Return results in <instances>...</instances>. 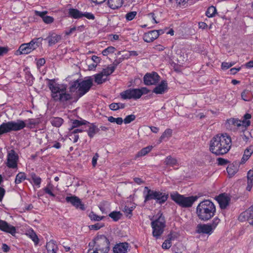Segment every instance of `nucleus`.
<instances>
[{"label":"nucleus","instance_id":"774afa93","mask_svg":"<svg viewBox=\"0 0 253 253\" xmlns=\"http://www.w3.org/2000/svg\"><path fill=\"white\" fill-rule=\"evenodd\" d=\"M45 63V60L44 58H40L37 61L38 66H42Z\"/></svg>","mask_w":253,"mask_h":253},{"label":"nucleus","instance_id":"5fc2aeb1","mask_svg":"<svg viewBox=\"0 0 253 253\" xmlns=\"http://www.w3.org/2000/svg\"><path fill=\"white\" fill-rule=\"evenodd\" d=\"M83 17H85L87 19L89 20H94L95 19V16H94V15L90 12L83 13Z\"/></svg>","mask_w":253,"mask_h":253},{"label":"nucleus","instance_id":"6ab92c4d","mask_svg":"<svg viewBox=\"0 0 253 253\" xmlns=\"http://www.w3.org/2000/svg\"><path fill=\"white\" fill-rule=\"evenodd\" d=\"M213 228L210 224H200L197 226L196 231L198 233L211 235L213 232Z\"/></svg>","mask_w":253,"mask_h":253},{"label":"nucleus","instance_id":"6e6552de","mask_svg":"<svg viewBox=\"0 0 253 253\" xmlns=\"http://www.w3.org/2000/svg\"><path fill=\"white\" fill-rule=\"evenodd\" d=\"M151 226L153 229V236L156 239L159 238L164 231L165 227V220L162 213H160L159 217L151 222Z\"/></svg>","mask_w":253,"mask_h":253},{"label":"nucleus","instance_id":"bb28decb","mask_svg":"<svg viewBox=\"0 0 253 253\" xmlns=\"http://www.w3.org/2000/svg\"><path fill=\"white\" fill-rule=\"evenodd\" d=\"M47 253H57L58 247L56 244L55 241L51 240L47 242L45 246Z\"/></svg>","mask_w":253,"mask_h":253},{"label":"nucleus","instance_id":"bf43d9fd","mask_svg":"<svg viewBox=\"0 0 253 253\" xmlns=\"http://www.w3.org/2000/svg\"><path fill=\"white\" fill-rule=\"evenodd\" d=\"M232 67V65L229 64V63L223 62L221 64V69L223 70H226Z\"/></svg>","mask_w":253,"mask_h":253},{"label":"nucleus","instance_id":"c9c22d12","mask_svg":"<svg viewBox=\"0 0 253 253\" xmlns=\"http://www.w3.org/2000/svg\"><path fill=\"white\" fill-rule=\"evenodd\" d=\"M26 175L24 172H19L18 173L16 176L15 179V183L16 184H19L21 183L23 180L26 179Z\"/></svg>","mask_w":253,"mask_h":253},{"label":"nucleus","instance_id":"f704fd0d","mask_svg":"<svg viewBox=\"0 0 253 253\" xmlns=\"http://www.w3.org/2000/svg\"><path fill=\"white\" fill-rule=\"evenodd\" d=\"M50 122L53 126L58 127L63 124V120L59 117H56L52 119Z\"/></svg>","mask_w":253,"mask_h":253},{"label":"nucleus","instance_id":"a211bd4d","mask_svg":"<svg viewBox=\"0 0 253 253\" xmlns=\"http://www.w3.org/2000/svg\"><path fill=\"white\" fill-rule=\"evenodd\" d=\"M219 207L221 209H225L229 205L230 201V198L224 194H221L216 198Z\"/></svg>","mask_w":253,"mask_h":253},{"label":"nucleus","instance_id":"c756f323","mask_svg":"<svg viewBox=\"0 0 253 253\" xmlns=\"http://www.w3.org/2000/svg\"><path fill=\"white\" fill-rule=\"evenodd\" d=\"M253 153V146H250L248 147L244 152V154L242 159V162H245L247 161L249 158L251 157V155Z\"/></svg>","mask_w":253,"mask_h":253},{"label":"nucleus","instance_id":"7ed1b4c3","mask_svg":"<svg viewBox=\"0 0 253 253\" xmlns=\"http://www.w3.org/2000/svg\"><path fill=\"white\" fill-rule=\"evenodd\" d=\"M216 212V208L211 201L205 200L200 202L196 208V214L203 221H207L212 218Z\"/></svg>","mask_w":253,"mask_h":253},{"label":"nucleus","instance_id":"de8ad7c7","mask_svg":"<svg viewBox=\"0 0 253 253\" xmlns=\"http://www.w3.org/2000/svg\"><path fill=\"white\" fill-rule=\"evenodd\" d=\"M136 118V117L134 115L131 114L127 116L125 119L124 120V122L125 124H127L131 123Z\"/></svg>","mask_w":253,"mask_h":253},{"label":"nucleus","instance_id":"8fccbe9b","mask_svg":"<svg viewBox=\"0 0 253 253\" xmlns=\"http://www.w3.org/2000/svg\"><path fill=\"white\" fill-rule=\"evenodd\" d=\"M51 188L52 186L50 185V184H49L46 187L44 188V191L45 193L49 194L51 196L55 197V195L51 191Z\"/></svg>","mask_w":253,"mask_h":253},{"label":"nucleus","instance_id":"4be33fe9","mask_svg":"<svg viewBox=\"0 0 253 253\" xmlns=\"http://www.w3.org/2000/svg\"><path fill=\"white\" fill-rule=\"evenodd\" d=\"M35 15L41 17L43 21L47 24H49L53 22V17L49 16H46V14L47 13V11H39L36 10L35 11Z\"/></svg>","mask_w":253,"mask_h":253},{"label":"nucleus","instance_id":"e2e57ef3","mask_svg":"<svg viewBox=\"0 0 253 253\" xmlns=\"http://www.w3.org/2000/svg\"><path fill=\"white\" fill-rule=\"evenodd\" d=\"M109 108L113 111L118 110V103H112L109 105Z\"/></svg>","mask_w":253,"mask_h":253},{"label":"nucleus","instance_id":"ea45409f","mask_svg":"<svg viewBox=\"0 0 253 253\" xmlns=\"http://www.w3.org/2000/svg\"><path fill=\"white\" fill-rule=\"evenodd\" d=\"M216 12V9L213 6L209 7L206 11V15L209 17H212L215 15Z\"/></svg>","mask_w":253,"mask_h":253},{"label":"nucleus","instance_id":"b1692460","mask_svg":"<svg viewBox=\"0 0 253 253\" xmlns=\"http://www.w3.org/2000/svg\"><path fill=\"white\" fill-rule=\"evenodd\" d=\"M128 248V244L127 243H121L116 245L114 249V253H126Z\"/></svg>","mask_w":253,"mask_h":253},{"label":"nucleus","instance_id":"864d4df0","mask_svg":"<svg viewBox=\"0 0 253 253\" xmlns=\"http://www.w3.org/2000/svg\"><path fill=\"white\" fill-rule=\"evenodd\" d=\"M103 226V224H101L100 223H97L94 225H91L89 226V228L90 230H97L100 229Z\"/></svg>","mask_w":253,"mask_h":253},{"label":"nucleus","instance_id":"a19ab883","mask_svg":"<svg viewBox=\"0 0 253 253\" xmlns=\"http://www.w3.org/2000/svg\"><path fill=\"white\" fill-rule=\"evenodd\" d=\"M226 170L230 176H233L237 171L236 168L232 165L228 166Z\"/></svg>","mask_w":253,"mask_h":253},{"label":"nucleus","instance_id":"423d86ee","mask_svg":"<svg viewBox=\"0 0 253 253\" xmlns=\"http://www.w3.org/2000/svg\"><path fill=\"white\" fill-rule=\"evenodd\" d=\"M144 192L146 191L147 193L144 197V203L152 200H156V203L159 204L164 203L168 198V195L159 191H156L149 189L148 187H145Z\"/></svg>","mask_w":253,"mask_h":253},{"label":"nucleus","instance_id":"f8f14e48","mask_svg":"<svg viewBox=\"0 0 253 253\" xmlns=\"http://www.w3.org/2000/svg\"><path fill=\"white\" fill-rule=\"evenodd\" d=\"M121 98L123 99H137L142 96L139 88L128 89L120 93Z\"/></svg>","mask_w":253,"mask_h":253},{"label":"nucleus","instance_id":"052dcab7","mask_svg":"<svg viewBox=\"0 0 253 253\" xmlns=\"http://www.w3.org/2000/svg\"><path fill=\"white\" fill-rule=\"evenodd\" d=\"M219 221L220 219L217 217H215L213 219L212 224H211L213 228V230L216 227L217 225L219 223Z\"/></svg>","mask_w":253,"mask_h":253},{"label":"nucleus","instance_id":"5701e85b","mask_svg":"<svg viewBox=\"0 0 253 253\" xmlns=\"http://www.w3.org/2000/svg\"><path fill=\"white\" fill-rule=\"evenodd\" d=\"M168 84L167 81H162L160 84L157 85L153 90V92L156 94H163L168 89Z\"/></svg>","mask_w":253,"mask_h":253},{"label":"nucleus","instance_id":"4d7b16f0","mask_svg":"<svg viewBox=\"0 0 253 253\" xmlns=\"http://www.w3.org/2000/svg\"><path fill=\"white\" fill-rule=\"evenodd\" d=\"M79 137V135L77 134L71 133L70 135V139L72 140L74 143H76L78 141Z\"/></svg>","mask_w":253,"mask_h":253},{"label":"nucleus","instance_id":"72a5a7b5","mask_svg":"<svg viewBox=\"0 0 253 253\" xmlns=\"http://www.w3.org/2000/svg\"><path fill=\"white\" fill-rule=\"evenodd\" d=\"M30 176L34 184L38 187H40L42 181L41 178L33 172L31 173Z\"/></svg>","mask_w":253,"mask_h":253},{"label":"nucleus","instance_id":"c03bdc74","mask_svg":"<svg viewBox=\"0 0 253 253\" xmlns=\"http://www.w3.org/2000/svg\"><path fill=\"white\" fill-rule=\"evenodd\" d=\"M89 217L91 220L94 221H100L104 217L103 216H98L92 211L89 213Z\"/></svg>","mask_w":253,"mask_h":253},{"label":"nucleus","instance_id":"2f4dec72","mask_svg":"<svg viewBox=\"0 0 253 253\" xmlns=\"http://www.w3.org/2000/svg\"><path fill=\"white\" fill-rule=\"evenodd\" d=\"M99 131V128H98L94 124H91V125L89 126V128L87 130V133L88 136L90 138H92Z\"/></svg>","mask_w":253,"mask_h":253},{"label":"nucleus","instance_id":"f03ea898","mask_svg":"<svg viewBox=\"0 0 253 253\" xmlns=\"http://www.w3.org/2000/svg\"><path fill=\"white\" fill-rule=\"evenodd\" d=\"M48 86L51 92V97L55 101L67 102L73 98L72 95L67 92L66 87L57 84L54 80L47 79Z\"/></svg>","mask_w":253,"mask_h":253},{"label":"nucleus","instance_id":"0eeeda50","mask_svg":"<svg viewBox=\"0 0 253 253\" xmlns=\"http://www.w3.org/2000/svg\"><path fill=\"white\" fill-rule=\"evenodd\" d=\"M171 199L179 206L183 208L191 207L198 197L197 196L184 197L178 193L170 194Z\"/></svg>","mask_w":253,"mask_h":253},{"label":"nucleus","instance_id":"393cba45","mask_svg":"<svg viewBox=\"0 0 253 253\" xmlns=\"http://www.w3.org/2000/svg\"><path fill=\"white\" fill-rule=\"evenodd\" d=\"M61 40V36L55 33L50 34L45 39L48 41L49 46H52L59 42Z\"/></svg>","mask_w":253,"mask_h":253},{"label":"nucleus","instance_id":"ddd939ff","mask_svg":"<svg viewBox=\"0 0 253 253\" xmlns=\"http://www.w3.org/2000/svg\"><path fill=\"white\" fill-rule=\"evenodd\" d=\"M18 160V156L15 151L13 149L10 150L8 152L6 166L9 168H17Z\"/></svg>","mask_w":253,"mask_h":253},{"label":"nucleus","instance_id":"a18cd8bd","mask_svg":"<svg viewBox=\"0 0 253 253\" xmlns=\"http://www.w3.org/2000/svg\"><path fill=\"white\" fill-rule=\"evenodd\" d=\"M116 49L113 46H109L107 48L104 49L102 53L104 56H107L110 53H113L115 52Z\"/></svg>","mask_w":253,"mask_h":253},{"label":"nucleus","instance_id":"3c124183","mask_svg":"<svg viewBox=\"0 0 253 253\" xmlns=\"http://www.w3.org/2000/svg\"><path fill=\"white\" fill-rule=\"evenodd\" d=\"M39 124L38 119H30L27 121L28 126L31 127L32 126H35Z\"/></svg>","mask_w":253,"mask_h":253},{"label":"nucleus","instance_id":"f257e3e1","mask_svg":"<svg viewBox=\"0 0 253 253\" xmlns=\"http://www.w3.org/2000/svg\"><path fill=\"white\" fill-rule=\"evenodd\" d=\"M231 146V137L226 133L217 134L210 141V150L216 155L227 153Z\"/></svg>","mask_w":253,"mask_h":253},{"label":"nucleus","instance_id":"4468645a","mask_svg":"<svg viewBox=\"0 0 253 253\" xmlns=\"http://www.w3.org/2000/svg\"><path fill=\"white\" fill-rule=\"evenodd\" d=\"M238 219L241 222L248 221L250 225L253 226V205L242 212L239 216Z\"/></svg>","mask_w":253,"mask_h":253},{"label":"nucleus","instance_id":"49530a36","mask_svg":"<svg viewBox=\"0 0 253 253\" xmlns=\"http://www.w3.org/2000/svg\"><path fill=\"white\" fill-rule=\"evenodd\" d=\"M136 11H131L126 14L125 17L127 21H131L133 20L136 16Z\"/></svg>","mask_w":253,"mask_h":253},{"label":"nucleus","instance_id":"e433bc0d","mask_svg":"<svg viewBox=\"0 0 253 253\" xmlns=\"http://www.w3.org/2000/svg\"><path fill=\"white\" fill-rule=\"evenodd\" d=\"M87 124H89L88 122H87L85 120H82L79 121L77 120H74L73 122V126H72L71 129H73L75 127H77L78 126H80L83 125H86Z\"/></svg>","mask_w":253,"mask_h":253},{"label":"nucleus","instance_id":"6e6d98bb","mask_svg":"<svg viewBox=\"0 0 253 253\" xmlns=\"http://www.w3.org/2000/svg\"><path fill=\"white\" fill-rule=\"evenodd\" d=\"M250 92L249 91H246V90L243 91L241 94L242 98L245 101H249L250 98L247 96V95Z\"/></svg>","mask_w":253,"mask_h":253},{"label":"nucleus","instance_id":"20e7f679","mask_svg":"<svg viewBox=\"0 0 253 253\" xmlns=\"http://www.w3.org/2000/svg\"><path fill=\"white\" fill-rule=\"evenodd\" d=\"M92 85V80L90 77L80 82L79 80H76L70 86L69 92L72 93L76 91V96L75 98V100L77 101L79 98L87 93Z\"/></svg>","mask_w":253,"mask_h":253},{"label":"nucleus","instance_id":"9b49d317","mask_svg":"<svg viewBox=\"0 0 253 253\" xmlns=\"http://www.w3.org/2000/svg\"><path fill=\"white\" fill-rule=\"evenodd\" d=\"M40 38H35L30 42L22 44L16 51L17 55L27 54L40 46Z\"/></svg>","mask_w":253,"mask_h":253},{"label":"nucleus","instance_id":"dca6fc26","mask_svg":"<svg viewBox=\"0 0 253 253\" xmlns=\"http://www.w3.org/2000/svg\"><path fill=\"white\" fill-rule=\"evenodd\" d=\"M106 0H92V2L97 4H101ZM108 6L113 9L121 7L124 3L123 0H107Z\"/></svg>","mask_w":253,"mask_h":253},{"label":"nucleus","instance_id":"680f3d73","mask_svg":"<svg viewBox=\"0 0 253 253\" xmlns=\"http://www.w3.org/2000/svg\"><path fill=\"white\" fill-rule=\"evenodd\" d=\"M122 62V59L120 58L118 60H115L113 62V64L110 66L111 68H114V70L115 71L116 67L118 66L119 64H120Z\"/></svg>","mask_w":253,"mask_h":253},{"label":"nucleus","instance_id":"13d9d810","mask_svg":"<svg viewBox=\"0 0 253 253\" xmlns=\"http://www.w3.org/2000/svg\"><path fill=\"white\" fill-rule=\"evenodd\" d=\"M8 51V48L7 47L0 46V56L6 54Z\"/></svg>","mask_w":253,"mask_h":253},{"label":"nucleus","instance_id":"aec40b11","mask_svg":"<svg viewBox=\"0 0 253 253\" xmlns=\"http://www.w3.org/2000/svg\"><path fill=\"white\" fill-rule=\"evenodd\" d=\"M65 199L67 202L71 203L77 208H79L82 210L85 209L84 204L78 197L76 196L66 197Z\"/></svg>","mask_w":253,"mask_h":253},{"label":"nucleus","instance_id":"7c9ffc66","mask_svg":"<svg viewBox=\"0 0 253 253\" xmlns=\"http://www.w3.org/2000/svg\"><path fill=\"white\" fill-rule=\"evenodd\" d=\"M93 77L94 78V82L97 84H101L107 80L106 78H103L104 76L100 72L94 75Z\"/></svg>","mask_w":253,"mask_h":253},{"label":"nucleus","instance_id":"4c0bfd02","mask_svg":"<svg viewBox=\"0 0 253 253\" xmlns=\"http://www.w3.org/2000/svg\"><path fill=\"white\" fill-rule=\"evenodd\" d=\"M29 235L30 238L33 240L36 245H38L39 242V238L34 231L31 230L29 231V233L27 234Z\"/></svg>","mask_w":253,"mask_h":253},{"label":"nucleus","instance_id":"a878e982","mask_svg":"<svg viewBox=\"0 0 253 253\" xmlns=\"http://www.w3.org/2000/svg\"><path fill=\"white\" fill-rule=\"evenodd\" d=\"M68 16L74 19H80L83 17V12L78 9L71 8L68 10Z\"/></svg>","mask_w":253,"mask_h":253},{"label":"nucleus","instance_id":"603ef678","mask_svg":"<svg viewBox=\"0 0 253 253\" xmlns=\"http://www.w3.org/2000/svg\"><path fill=\"white\" fill-rule=\"evenodd\" d=\"M133 211V208H129L127 206H125L123 210V211L125 213L126 216H128V215H130L129 217L131 216L132 214V211Z\"/></svg>","mask_w":253,"mask_h":253},{"label":"nucleus","instance_id":"0e129e2a","mask_svg":"<svg viewBox=\"0 0 253 253\" xmlns=\"http://www.w3.org/2000/svg\"><path fill=\"white\" fill-rule=\"evenodd\" d=\"M99 157V155L98 153H96L95 155L93 156L92 160V164L93 167H95L97 164V161Z\"/></svg>","mask_w":253,"mask_h":253},{"label":"nucleus","instance_id":"9d476101","mask_svg":"<svg viewBox=\"0 0 253 253\" xmlns=\"http://www.w3.org/2000/svg\"><path fill=\"white\" fill-rule=\"evenodd\" d=\"M252 118V116L250 114L246 113L244 115L243 117V121H241L240 120L234 118H231L230 119L227 120L225 126L227 128L232 129H233V126H240L241 125L247 127L250 126L251 122L250 119Z\"/></svg>","mask_w":253,"mask_h":253},{"label":"nucleus","instance_id":"f3484780","mask_svg":"<svg viewBox=\"0 0 253 253\" xmlns=\"http://www.w3.org/2000/svg\"><path fill=\"white\" fill-rule=\"evenodd\" d=\"M162 30H152L145 33L143 36V40L147 42H150L158 38L161 33H163Z\"/></svg>","mask_w":253,"mask_h":253},{"label":"nucleus","instance_id":"1a4fd4ad","mask_svg":"<svg viewBox=\"0 0 253 253\" xmlns=\"http://www.w3.org/2000/svg\"><path fill=\"white\" fill-rule=\"evenodd\" d=\"M95 249L99 253H107L109 251L110 242L107 238L103 235L97 236L94 240Z\"/></svg>","mask_w":253,"mask_h":253},{"label":"nucleus","instance_id":"cd10ccee","mask_svg":"<svg viewBox=\"0 0 253 253\" xmlns=\"http://www.w3.org/2000/svg\"><path fill=\"white\" fill-rule=\"evenodd\" d=\"M247 186L246 187L247 190L251 191L253 185V168L252 169L250 170L247 173Z\"/></svg>","mask_w":253,"mask_h":253},{"label":"nucleus","instance_id":"58836bf2","mask_svg":"<svg viewBox=\"0 0 253 253\" xmlns=\"http://www.w3.org/2000/svg\"><path fill=\"white\" fill-rule=\"evenodd\" d=\"M114 72V68H111L110 66H109L106 68L103 69L100 73H102L104 76L107 77L112 74Z\"/></svg>","mask_w":253,"mask_h":253},{"label":"nucleus","instance_id":"69168bd1","mask_svg":"<svg viewBox=\"0 0 253 253\" xmlns=\"http://www.w3.org/2000/svg\"><path fill=\"white\" fill-rule=\"evenodd\" d=\"M217 161H218V165H222V166L226 165L228 162L227 160H226L224 159L221 158H218Z\"/></svg>","mask_w":253,"mask_h":253},{"label":"nucleus","instance_id":"39448f33","mask_svg":"<svg viewBox=\"0 0 253 253\" xmlns=\"http://www.w3.org/2000/svg\"><path fill=\"white\" fill-rule=\"evenodd\" d=\"M26 126L24 121L17 120L16 122L9 121L0 125V136L11 131H16L23 129Z\"/></svg>","mask_w":253,"mask_h":253},{"label":"nucleus","instance_id":"c85d7f7f","mask_svg":"<svg viewBox=\"0 0 253 253\" xmlns=\"http://www.w3.org/2000/svg\"><path fill=\"white\" fill-rule=\"evenodd\" d=\"M152 146H148L145 148H142L140 151L137 152V153L135 156V159L139 157H141L147 155L148 153H149L152 149Z\"/></svg>","mask_w":253,"mask_h":253},{"label":"nucleus","instance_id":"412c9836","mask_svg":"<svg viewBox=\"0 0 253 253\" xmlns=\"http://www.w3.org/2000/svg\"><path fill=\"white\" fill-rule=\"evenodd\" d=\"M0 229L4 232L9 233L14 235L16 233L15 227L9 224L5 221L0 220Z\"/></svg>","mask_w":253,"mask_h":253},{"label":"nucleus","instance_id":"338daca9","mask_svg":"<svg viewBox=\"0 0 253 253\" xmlns=\"http://www.w3.org/2000/svg\"><path fill=\"white\" fill-rule=\"evenodd\" d=\"M91 59L97 65L100 61V58L96 55H93L91 57Z\"/></svg>","mask_w":253,"mask_h":253},{"label":"nucleus","instance_id":"09e8293b","mask_svg":"<svg viewBox=\"0 0 253 253\" xmlns=\"http://www.w3.org/2000/svg\"><path fill=\"white\" fill-rule=\"evenodd\" d=\"M171 238H169V239L166 240L162 246L163 249H169L171 247Z\"/></svg>","mask_w":253,"mask_h":253},{"label":"nucleus","instance_id":"37998d69","mask_svg":"<svg viewBox=\"0 0 253 253\" xmlns=\"http://www.w3.org/2000/svg\"><path fill=\"white\" fill-rule=\"evenodd\" d=\"M121 215L120 211H113L109 214V216L116 221L121 218Z\"/></svg>","mask_w":253,"mask_h":253},{"label":"nucleus","instance_id":"2eb2a0df","mask_svg":"<svg viewBox=\"0 0 253 253\" xmlns=\"http://www.w3.org/2000/svg\"><path fill=\"white\" fill-rule=\"evenodd\" d=\"M159 80L160 76L154 72L146 74L143 78L144 83L147 85L156 84Z\"/></svg>","mask_w":253,"mask_h":253},{"label":"nucleus","instance_id":"79ce46f5","mask_svg":"<svg viewBox=\"0 0 253 253\" xmlns=\"http://www.w3.org/2000/svg\"><path fill=\"white\" fill-rule=\"evenodd\" d=\"M172 133V129L170 128H167L165 130V131L164 132V133L162 134L161 136L160 137V139L161 141L162 139H165V138H169L171 136Z\"/></svg>","mask_w":253,"mask_h":253},{"label":"nucleus","instance_id":"473e14b6","mask_svg":"<svg viewBox=\"0 0 253 253\" xmlns=\"http://www.w3.org/2000/svg\"><path fill=\"white\" fill-rule=\"evenodd\" d=\"M164 163L167 165L173 167L176 165L177 162L175 158L172 157L171 156H169L166 158Z\"/></svg>","mask_w":253,"mask_h":253}]
</instances>
